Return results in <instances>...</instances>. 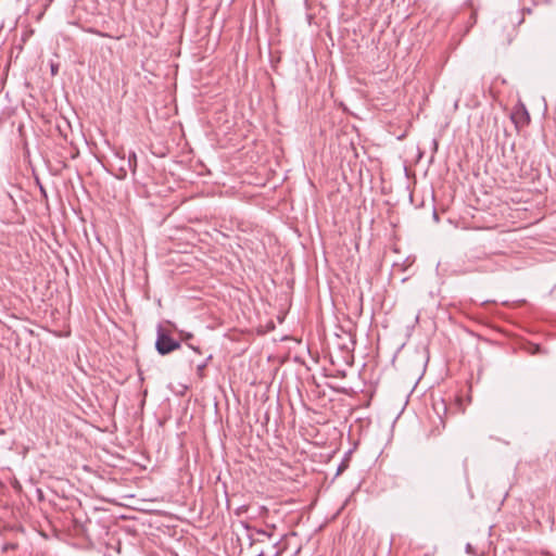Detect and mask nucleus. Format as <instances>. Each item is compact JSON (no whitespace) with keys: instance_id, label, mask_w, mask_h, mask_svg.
I'll return each instance as SVG.
<instances>
[{"instance_id":"f257e3e1","label":"nucleus","mask_w":556,"mask_h":556,"mask_svg":"<svg viewBox=\"0 0 556 556\" xmlns=\"http://www.w3.org/2000/svg\"><path fill=\"white\" fill-rule=\"evenodd\" d=\"M180 348V343L165 333L162 326L157 327L155 349L161 355H166Z\"/></svg>"},{"instance_id":"1a4fd4ad","label":"nucleus","mask_w":556,"mask_h":556,"mask_svg":"<svg viewBox=\"0 0 556 556\" xmlns=\"http://www.w3.org/2000/svg\"><path fill=\"white\" fill-rule=\"evenodd\" d=\"M343 470V466H340L339 469H338V473H340V471Z\"/></svg>"},{"instance_id":"f03ea898","label":"nucleus","mask_w":556,"mask_h":556,"mask_svg":"<svg viewBox=\"0 0 556 556\" xmlns=\"http://www.w3.org/2000/svg\"><path fill=\"white\" fill-rule=\"evenodd\" d=\"M407 117L405 116L402 121H401V124L399 126V129L396 130H392V129H389L388 131L397 140H401L403 139L405 136H406V132H407ZM390 128H392V125L390 124L389 125Z\"/></svg>"},{"instance_id":"39448f33","label":"nucleus","mask_w":556,"mask_h":556,"mask_svg":"<svg viewBox=\"0 0 556 556\" xmlns=\"http://www.w3.org/2000/svg\"><path fill=\"white\" fill-rule=\"evenodd\" d=\"M205 366H206V364H205V363H204V364H202V365H199V366H198V371H199V372H200V371H202V370L204 369V367H205Z\"/></svg>"},{"instance_id":"9d476101","label":"nucleus","mask_w":556,"mask_h":556,"mask_svg":"<svg viewBox=\"0 0 556 556\" xmlns=\"http://www.w3.org/2000/svg\"><path fill=\"white\" fill-rule=\"evenodd\" d=\"M51 70H52V73H53V74H55V72H56L55 67H54V66H52V68H51Z\"/></svg>"},{"instance_id":"20e7f679","label":"nucleus","mask_w":556,"mask_h":556,"mask_svg":"<svg viewBox=\"0 0 556 556\" xmlns=\"http://www.w3.org/2000/svg\"><path fill=\"white\" fill-rule=\"evenodd\" d=\"M88 31L91 33V34H94L97 36H100V37H110L108 34L102 33V31L97 30V29H93V28H90Z\"/></svg>"},{"instance_id":"6e6552de","label":"nucleus","mask_w":556,"mask_h":556,"mask_svg":"<svg viewBox=\"0 0 556 556\" xmlns=\"http://www.w3.org/2000/svg\"><path fill=\"white\" fill-rule=\"evenodd\" d=\"M5 431L3 429H0V435L4 434Z\"/></svg>"},{"instance_id":"423d86ee","label":"nucleus","mask_w":556,"mask_h":556,"mask_svg":"<svg viewBox=\"0 0 556 556\" xmlns=\"http://www.w3.org/2000/svg\"><path fill=\"white\" fill-rule=\"evenodd\" d=\"M40 191H41V193H42L45 197H47V193H46V190L43 189V187H40Z\"/></svg>"},{"instance_id":"7ed1b4c3","label":"nucleus","mask_w":556,"mask_h":556,"mask_svg":"<svg viewBox=\"0 0 556 556\" xmlns=\"http://www.w3.org/2000/svg\"><path fill=\"white\" fill-rule=\"evenodd\" d=\"M128 165H129L130 169L132 170V173H135L136 172V167H137V155H136L135 152H131L129 154Z\"/></svg>"},{"instance_id":"9b49d317","label":"nucleus","mask_w":556,"mask_h":556,"mask_svg":"<svg viewBox=\"0 0 556 556\" xmlns=\"http://www.w3.org/2000/svg\"><path fill=\"white\" fill-rule=\"evenodd\" d=\"M190 348H191V350L198 351V349L192 345H190Z\"/></svg>"},{"instance_id":"0eeeda50","label":"nucleus","mask_w":556,"mask_h":556,"mask_svg":"<svg viewBox=\"0 0 556 556\" xmlns=\"http://www.w3.org/2000/svg\"><path fill=\"white\" fill-rule=\"evenodd\" d=\"M433 218H434L435 220H439V216H438V214H437V212H435V211L433 212Z\"/></svg>"}]
</instances>
